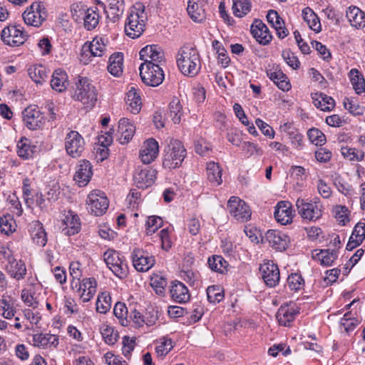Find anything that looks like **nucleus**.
I'll list each match as a JSON object with an SVG mask.
<instances>
[{
  "label": "nucleus",
  "mask_w": 365,
  "mask_h": 365,
  "mask_svg": "<svg viewBox=\"0 0 365 365\" xmlns=\"http://www.w3.org/2000/svg\"><path fill=\"white\" fill-rule=\"evenodd\" d=\"M177 63L181 73L190 77L195 76L201 69L198 51L191 45H184L177 54Z\"/></svg>",
  "instance_id": "1"
},
{
  "label": "nucleus",
  "mask_w": 365,
  "mask_h": 365,
  "mask_svg": "<svg viewBox=\"0 0 365 365\" xmlns=\"http://www.w3.org/2000/svg\"><path fill=\"white\" fill-rule=\"evenodd\" d=\"M147 15L145 6L141 3H136L131 7L125 24V32L132 38H138L145 30Z\"/></svg>",
  "instance_id": "2"
},
{
  "label": "nucleus",
  "mask_w": 365,
  "mask_h": 365,
  "mask_svg": "<svg viewBox=\"0 0 365 365\" xmlns=\"http://www.w3.org/2000/svg\"><path fill=\"white\" fill-rule=\"evenodd\" d=\"M164 152L163 165L169 169L180 167L187 155L182 143L173 139L170 140Z\"/></svg>",
  "instance_id": "3"
},
{
  "label": "nucleus",
  "mask_w": 365,
  "mask_h": 365,
  "mask_svg": "<svg viewBox=\"0 0 365 365\" xmlns=\"http://www.w3.org/2000/svg\"><path fill=\"white\" fill-rule=\"evenodd\" d=\"M73 98L81 101L86 108H91L97 101V91L88 78L81 77L76 83Z\"/></svg>",
  "instance_id": "4"
},
{
  "label": "nucleus",
  "mask_w": 365,
  "mask_h": 365,
  "mask_svg": "<svg viewBox=\"0 0 365 365\" xmlns=\"http://www.w3.org/2000/svg\"><path fill=\"white\" fill-rule=\"evenodd\" d=\"M107 51V45L101 37H95L91 42L83 44L80 55V61L83 64H88L91 57H101Z\"/></svg>",
  "instance_id": "5"
},
{
  "label": "nucleus",
  "mask_w": 365,
  "mask_h": 365,
  "mask_svg": "<svg viewBox=\"0 0 365 365\" xmlns=\"http://www.w3.org/2000/svg\"><path fill=\"white\" fill-rule=\"evenodd\" d=\"M104 261L108 267L118 278H125L128 274V265L121 255L113 250H108L104 252Z\"/></svg>",
  "instance_id": "6"
},
{
  "label": "nucleus",
  "mask_w": 365,
  "mask_h": 365,
  "mask_svg": "<svg viewBox=\"0 0 365 365\" xmlns=\"http://www.w3.org/2000/svg\"><path fill=\"white\" fill-rule=\"evenodd\" d=\"M139 71L142 81L149 86H158L163 83L165 78L162 66L158 64L140 65Z\"/></svg>",
  "instance_id": "7"
},
{
  "label": "nucleus",
  "mask_w": 365,
  "mask_h": 365,
  "mask_svg": "<svg viewBox=\"0 0 365 365\" xmlns=\"http://www.w3.org/2000/svg\"><path fill=\"white\" fill-rule=\"evenodd\" d=\"M88 211L95 215L101 216L108 210L109 201L105 192L100 190L91 191L86 200Z\"/></svg>",
  "instance_id": "8"
},
{
  "label": "nucleus",
  "mask_w": 365,
  "mask_h": 365,
  "mask_svg": "<svg viewBox=\"0 0 365 365\" xmlns=\"http://www.w3.org/2000/svg\"><path fill=\"white\" fill-rule=\"evenodd\" d=\"M46 16V9L41 1L32 3L22 14L24 23L34 27H39Z\"/></svg>",
  "instance_id": "9"
},
{
  "label": "nucleus",
  "mask_w": 365,
  "mask_h": 365,
  "mask_svg": "<svg viewBox=\"0 0 365 365\" xmlns=\"http://www.w3.org/2000/svg\"><path fill=\"white\" fill-rule=\"evenodd\" d=\"M296 207L301 217L308 221H316L322 216V205L317 202H307L298 198Z\"/></svg>",
  "instance_id": "10"
},
{
  "label": "nucleus",
  "mask_w": 365,
  "mask_h": 365,
  "mask_svg": "<svg viewBox=\"0 0 365 365\" xmlns=\"http://www.w3.org/2000/svg\"><path fill=\"white\" fill-rule=\"evenodd\" d=\"M230 215L237 221L247 222L251 217V210L247 204L240 197H231L227 202Z\"/></svg>",
  "instance_id": "11"
},
{
  "label": "nucleus",
  "mask_w": 365,
  "mask_h": 365,
  "mask_svg": "<svg viewBox=\"0 0 365 365\" xmlns=\"http://www.w3.org/2000/svg\"><path fill=\"white\" fill-rule=\"evenodd\" d=\"M139 55L140 60L143 61L141 65L153 63L163 66L165 62L163 51L158 45H148L143 47Z\"/></svg>",
  "instance_id": "12"
},
{
  "label": "nucleus",
  "mask_w": 365,
  "mask_h": 365,
  "mask_svg": "<svg viewBox=\"0 0 365 365\" xmlns=\"http://www.w3.org/2000/svg\"><path fill=\"white\" fill-rule=\"evenodd\" d=\"M133 265L138 272H145L150 269L155 264V258L146 251L134 248L131 253Z\"/></svg>",
  "instance_id": "13"
},
{
  "label": "nucleus",
  "mask_w": 365,
  "mask_h": 365,
  "mask_svg": "<svg viewBox=\"0 0 365 365\" xmlns=\"http://www.w3.org/2000/svg\"><path fill=\"white\" fill-rule=\"evenodd\" d=\"M1 40L10 46H19L27 39V35L16 26L5 27L1 34Z\"/></svg>",
  "instance_id": "14"
},
{
  "label": "nucleus",
  "mask_w": 365,
  "mask_h": 365,
  "mask_svg": "<svg viewBox=\"0 0 365 365\" xmlns=\"http://www.w3.org/2000/svg\"><path fill=\"white\" fill-rule=\"evenodd\" d=\"M85 142L83 137L75 130L69 132L65 138L67 153L73 158H78L84 150Z\"/></svg>",
  "instance_id": "15"
},
{
  "label": "nucleus",
  "mask_w": 365,
  "mask_h": 365,
  "mask_svg": "<svg viewBox=\"0 0 365 365\" xmlns=\"http://www.w3.org/2000/svg\"><path fill=\"white\" fill-rule=\"evenodd\" d=\"M259 272L265 284L274 287L278 284L280 279V274L278 266L272 261H267L260 265Z\"/></svg>",
  "instance_id": "16"
},
{
  "label": "nucleus",
  "mask_w": 365,
  "mask_h": 365,
  "mask_svg": "<svg viewBox=\"0 0 365 365\" xmlns=\"http://www.w3.org/2000/svg\"><path fill=\"white\" fill-rule=\"evenodd\" d=\"M79 217L72 211H68L61 220L60 229L67 236L74 235L81 230Z\"/></svg>",
  "instance_id": "17"
},
{
  "label": "nucleus",
  "mask_w": 365,
  "mask_h": 365,
  "mask_svg": "<svg viewBox=\"0 0 365 365\" xmlns=\"http://www.w3.org/2000/svg\"><path fill=\"white\" fill-rule=\"evenodd\" d=\"M265 240L270 247L277 251H284L289 246V237L278 230H270L265 234Z\"/></svg>",
  "instance_id": "18"
},
{
  "label": "nucleus",
  "mask_w": 365,
  "mask_h": 365,
  "mask_svg": "<svg viewBox=\"0 0 365 365\" xmlns=\"http://www.w3.org/2000/svg\"><path fill=\"white\" fill-rule=\"evenodd\" d=\"M23 120L30 130L41 128L44 124V118L41 112L35 108L27 107L23 112Z\"/></svg>",
  "instance_id": "19"
},
{
  "label": "nucleus",
  "mask_w": 365,
  "mask_h": 365,
  "mask_svg": "<svg viewBox=\"0 0 365 365\" xmlns=\"http://www.w3.org/2000/svg\"><path fill=\"white\" fill-rule=\"evenodd\" d=\"M274 215L276 220L281 225L290 224L294 216L291 202L289 201L279 202L275 207Z\"/></svg>",
  "instance_id": "20"
},
{
  "label": "nucleus",
  "mask_w": 365,
  "mask_h": 365,
  "mask_svg": "<svg viewBox=\"0 0 365 365\" xmlns=\"http://www.w3.org/2000/svg\"><path fill=\"white\" fill-rule=\"evenodd\" d=\"M251 33L253 37L262 45L270 43L272 36L267 26L259 19H255L251 25Z\"/></svg>",
  "instance_id": "21"
},
{
  "label": "nucleus",
  "mask_w": 365,
  "mask_h": 365,
  "mask_svg": "<svg viewBox=\"0 0 365 365\" xmlns=\"http://www.w3.org/2000/svg\"><path fill=\"white\" fill-rule=\"evenodd\" d=\"M59 344L58 336L49 333L32 334L31 344L41 349L56 348Z\"/></svg>",
  "instance_id": "22"
},
{
  "label": "nucleus",
  "mask_w": 365,
  "mask_h": 365,
  "mask_svg": "<svg viewBox=\"0 0 365 365\" xmlns=\"http://www.w3.org/2000/svg\"><path fill=\"white\" fill-rule=\"evenodd\" d=\"M207 0H189L187 8L190 18L195 22H202L206 19L205 6Z\"/></svg>",
  "instance_id": "23"
},
{
  "label": "nucleus",
  "mask_w": 365,
  "mask_h": 365,
  "mask_svg": "<svg viewBox=\"0 0 365 365\" xmlns=\"http://www.w3.org/2000/svg\"><path fill=\"white\" fill-rule=\"evenodd\" d=\"M158 143L153 138L147 140L140 151V158L144 164L152 163L158 155Z\"/></svg>",
  "instance_id": "24"
},
{
  "label": "nucleus",
  "mask_w": 365,
  "mask_h": 365,
  "mask_svg": "<svg viewBox=\"0 0 365 365\" xmlns=\"http://www.w3.org/2000/svg\"><path fill=\"white\" fill-rule=\"evenodd\" d=\"M93 175L92 166L89 161L83 160L80 161L78 169L74 175L73 180L80 187L86 185Z\"/></svg>",
  "instance_id": "25"
},
{
  "label": "nucleus",
  "mask_w": 365,
  "mask_h": 365,
  "mask_svg": "<svg viewBox=\"0 0 365 365\" xmlns=\"http://www.w3.org/2000/svg\"><path fill=\"white\" fill-rule=\"evenodd\" d=\"M170 294L173 301L177 303H186L190 300V294L187 287L181 282H172Z\"/></svg>",
  "instance_id": "26"
},
{
  "label": "nucleus",
  "mask_w": 365,
  "mask_h": 365,
  "mask_svg": "<svg viewBox=\"0 0 365 365\" xmlns=\"http://www.w3.org/2000/svg\"><path fill=\"white\" fill-rule=\"evenodd\" d=\"M97 282L93 277L85 278L79 282L78 289L79 296L82 302H89L96 292Z\"/></svg>",
  "instance_id": "27"
},
{
  "label": "nucleus",
  "mask_w": 365,
  "mask_h": 365,
  "mask_svg": "<svg viewBox=\"0 0 365 365\" xmlns=\"http://www.w3.org/2000/svg\"><path fill=\"white\" fill-rule=\"evenodd\" d=\"M118 140L120 144L128 143L133 137L135 132V127L129 119L123 118L118 122Z\"/></svg>",
  "instance_id": "28"
},
{
  "label": "nucleus",
  "mask_w": 365,
  "mask_h": 365,
  "mask_svg": "<svg viewBox=\"0 0 365 365\" xmlns=\"http://www.w3.org/2000/svg\"><path fill=\"white\" fill-rule=\"evenodd\" d=\"M156 178V171L153 169H145L136 171L133 180L138 188H147L151 186Z\"/></svg>",
  "instance_id": "29"
},
{
  "label": "nucleus",
  "mask_w": 365,
  "mask_h": 365,
  "mask_svg": "<svg viewBox=\"0 0 365 365\" xmlns=\"http://www.w3.org/2000/svg\"><path fill=\"white\" fill-rule=\"evenodd\" d=\"M31 238L34 243L44 247L47 242V235L41 222L32 221L29 226Z\"/></svg>",
  "instance_id": "30"
},
{
  "label": "nucleus",
  "mask_w": 365,
  "mask_h": 365,
  "mask_svg": "<svg viewBox=\"0 0 365 365\" xmlns=\"http://www.w3.org/2000/svg\"><path fill=\"white\" fill-rule=\"evenodd\" d=\"M298 313L294 306L283 305L278 309L276 318L280 325L289 327Z\"/></svg>",
  "instance_id": "31"
},
{
  "label": "nucleus",
  "mask_w": 365,
  "mask_h": 365,
  "mask_svg": "<svg viewBox=\"0 0 365 365\" xmlns=\"http://www.w3.org/2000/svg\"><path fill=\"white\" fill-rule=\"evenodd\" d=\"M337 257L338 252L336 249L332 250L329 249L321 250L319 251L315 250L312 252V258L326 267L331 266Z\"/></svg>",
  "instance_id": "32"
},
{
  "label": "nucleus",
  "mask_w": 365,
  "mask_h": 365,
  "mask_svg": "<svg viewBox=\"0 0 365 365\" xmlns=\"http://www.w3.org/2000/svg\"><path fill=\"white\" fill-rule=\"evenodd\" d=\"M4 269L11 277L18 281L23 279L27 272L25 263L16 259L5 265Z\"/></svg>",
  "instance_id": "33"
},
{
  "label": "nucleus",
  "mask_w": 365,
  "mask_h": 365,
  "mask_svg": "<svg viewBox=\"0 0 365 365\" xmlns=\"http://www.w3.org/2000/svg\"><path fill=\"white\" fill-rule=\"evenodd\" d=\"M128 109L133 114L138 113L142 107V101L139 90L131 87L128 91L125 98Z\"/></svg>",
  "instance_id": "34"
},
{
  "label": "nucleus",
  "mask_w": 365,
  "mask_h": 365,
  "mask_svg": "<svg viewBox=\"0 0 365 365\" xmlns=\"http://www.w3.org/2000/svg\"><path fill=\"white\" fill-rule=\"evenodd\" d=\"M267 73L269 78L279 89L284 91H287L290 89L291 85L288 78L281 70L278 68L269 69L267 71Z\"/></svg>",
  "instance_id": "35"
},
{
  "label": "nucleus",
  "mask_w": 365,
  "mask_h": 365,
  "mask_svg": "<svg viewBox=\"0 0 365 365\" xmlns=\"http://www.w3.org/2000/svg\"><path fill=\"white\" fill-rule=\"evenodd\" d=\"M108 71L115 77H120L123 70V55L118 52L112 54L108 60Z\"/></svg>",
  "instance_id": "36"
},
{
  "label": "nucleus",
  "mask_w": 365,
  "mask_h": 365,
  "mask_svg": "<svg viewBox=\"0 0 365 365\" xmlns=\"http://www.w3.org/2000/svg\"><path fill=\"white\" fill-rule=\"evenodd\" d=\"M346 18L350 24L356 29L365 26V14L356 6H349L347 9Z\"/></svg>",
  "instance_id": "37"
},
{
  "label": "nucleus",
  "mask_w": 365,
  "mask_h": 365,
  "mask_svg": "<svg viewBox=\"0 0 365 365\" xmlns=\"http://www.w3.org/2000/svg\"><path fill=\"white\" fill-rule=\"evenodd\" d=\"M68 85L67 73L61 69L56 70L51 80V88L58 92H62L66 89Z\"/></svg>",
  "instance_id": "38"
},
{
  "label": "nucleus",
  "mask_w": 365,
  "mask_h": 365,
  "mask_svg": "<svg viewBox=\"0 0 365 365\" xmlns=\"http://www.w3.org/2000/svg\"><path fill=\"white\" fill-rule=\"evenodd\" d=\"M302 16L310 29L316 33H319L322 31L319 18L311 8H304L302 10Z\"/></svg>",
  "instance_id": "39"
},
{
  "label": "nucleus",
  "mask_w": 365,
  "mask_h": 365,
  "mask_svg": "<svg viewBox=\"0 0 365 365\" xmlns=\"http://www.w3.org/2000/svg\"><path fill=\"white\" fill-rule=\"evenodd\" d=\"M207 177L209 182L214 186H218L222 182V168L217 163L211 161L207 164Z\"/></svg>",
  "instance_id": "40"
},
{
  "label": "nucleus",
  "mask_w": 365,
  "mask_h": 365,
  "mask_svg": "<svg viewBox=\"0 0 365 365\" xmlns=\"http://www.w3.org/2000/svg\"><path fill=\"white\" fill-rule=\"evenodd\" d=\"M314 105L322 111H330L335 106V101L331 97L322 93H315L312 96Z\"/></svg>",
  "instance_id": "41"
},
{
  "label": "nucleus",
  "mask_w": 365,
  "mask_h": 365,
  "mask_svg": "<svg viewBox=\"0 0 365 365\" xmlns=\"http://www.w3.org/2000/svg\"><path fill=\"white\" fill-rule=\"evenodd\" d=\"M16 302L10 297H3L0 299V315L4 318L10 319L15 316Z\"/></svg>",
  "instance_id": "42"
},
{
  "label": "nucleus",
  "mask_w": 365,
  "mask_h": 365,
  "mask_svg": "<svg viewBox=\"0 0 365 365\" xmlns=\"http://www.w3.org/2000/svg\"><path fill=\"white\" fill-rule=\"evenodd\" d=\"M28 74L36 84H43L47 77L46 68L42 65H32L28 68Z\"/></svg>",
  "instance_id": "43"
},
{
  "label": "nucleus",
  "mask_w": 365,
  "mask_h": 365,
  "mask_svg": "<svg viewBox=\"0 0 365 365\" xmlns=\"http://www.w3.org/2000/svg\"><path fill=\"white\" fill-rule=\"evenodd\" d=\"M100 20L98 9L96 7L88 8L83 21L85 29L88 31L95 29Z\"/></svg>",
  "instance_id": "44"
},
{
  "label": "nucleus",
  "mask_w": 365,
  "mask_h": 365,
  "mask_svg": "<svg viewBox=\"0 0 365 365\" xmlns=\"http://www.w3.org/2000/svg\"><path fill=\"white\" fill-rule=\"evenodd\" d=\"M36 147L31 145V141L26 138H22L17 143V153L24 159L32 157Z\"/></svg>",
  "instance_id": "45"
},
{
  "label": "nucleus",
  "mask_w": 365,
  "mask_h": 365,
  "mask_svg": "<svg viewBox=\"0 0 365 365\" xmlns=\"http://www.w3.org/2000/svg\"><path fill=\"white\" fill-rule=\"evenodd\" d=\"M108 4V16H111L113 22L116 21L122 16L124 9V0H107Z\"/></svg>",
  "instance_id": "46"
},
{
  "label": "nucleus",
  "mask_w": 365,
  "mask_h": 365,
  "mask_svg": "<svg viewBox=\"0 0 365 365\" xmlns=\"http://www.w3.org/2000/svg\"><path fill=\"white\" fill-rule=\"evenodd\" d=\"M207 264L214 272L223 274L227 271L228 262L220 255H212L209 257Z\"/></svg>",
  "instance_id": "47"
},
{
  "label": "nucleus",
  "mask_w": 365,
  "mask_h": 365,
  "mask_svg": "<svg viewBox=\"0 0 365 365\" xmlns=\"http://www.w3.org/2000/svg\"><path fill=\"white\" fill-rule=\"evenodd\" d=\"M113 314L118 319L122 326L127 327L129 325L128 309L125 303L117 302L113 309Z\"/></svg>",
  "instance_id": "48"
},
{
  "label": "nucleus",
  "mask_w": 365,
  "mask_h": 365,
  "mask_svg": "<svg viewBox=\"0 0 365 365\" xmlns=\"http://www.w3.org/2000/svg\"><path fill=\"white\" fill-rule=\"evenodd\" d=\"M182 108L180 100L177 98L173 99L169 104V115L175 124L180 123L182 115Z\"/></svg>",
  "instance_id": "49"
},
{
  "label": "nucleus",
  "mask_w": 365,
  "mask_h": 365,
  "mask_svg": "<svg viewBox=\"0 0 365 365\" xmlns=\"http://www.w3.org/2000/svg\"><path fill=\"white\" fill-rule=\"evenodd\" d=\"M250 9L251 4L249 0H233L232 11L235 16L243 17Z\"/></svg>",
  "instance_id": "50"
},
{
  "label": "nucleus",
  "mask_w": 365,
  "mask_h": 365,
  "mask_svg": "<svg viewBox=\"0 0 365 365\" xmlns=\"http://www.w3.org/2000/svg\"><path fill=\"white\" fill-rule=\"evenodd\" d=\"M111 308V297L108 292L98 295L96 302V311L101 314L107 313Z\"/></svg>",
  "instance_id": "51"
},
{
  "label": "nucleus",
  "mask_w": 365,
  "mask_h": 365,
  "mask_svg": "<svg viewBox=\"0 0 365 365\" xmlns=\"http://www.w3.org/2000/svg\"><path fill=\"white\" fill-rule=\"evenodd\" d=\"M100 331L105 342L108 345H113L118 341V334L112 327L102 324Z\"/></svg>",
  "instance_id": "52"
},
{
  "label": "nucleus",
  "mask_w": 365,
  "mask_h": 365,
  "mask_svg": "<svg viewBox=\"0 0 365 365\" xmlns=\"http://www.w3.org/2000/svg\"><path fill=\"white\" fill-rule=\"evenodd\" d=\"M16 222L11 215H7L0 217V229L1 232L9 235L16 230Z\"/></svg>",
  "instance_id": "53"
},
{
  "label": "nucleus",
  "mask_w": 365,
  "mask_h": 365,
  "mask_svg": "<svg viewBox=\"0 0 365 365\" xmlns=\"http://www.w3.org/2000/svg\"><path fill=\"white\" fill-rule=\"evenodd\" d=\"M207 297L210 303L216 304L224 299V293L219 286H210L207 289Z\"/></svg>",
  "instance_id": "54"
},
{
  "label": "nucleus",
  "mask_w": 365,
  "mask_h": 365,
  "mask_svg": "<svg viewBox=\"0 0 365 365\" xmlns=\"http://www.w3.org/2000/svg\"><path fill=\"white\" fill-rule=\"evenodd\" d=\"M342 155L349 160L362 161L364 158V152L356 148H341Z\"/></svg>",
  "instance_id": "55"
},
{
  "label": "nucleus",
  "mask_w": 365,
  "mask_h": 365,
  "mask_svg": "<svg viewBox=\"0 0 365 365\" xmlns=\"http://www.w3.org/2000/svg\"><path fill=\"white\" fill-rule=\"evenodd\" d=\"M88 9V8L82 3L73 4L71 6L73 19L76 22H81L83 19Z\"/></svg>",
  "instance_id": "56"
},
{
  "label": "nucleus",
  "mask_w": 365,
  "mask_h": 365,
  "mask_svg": "<svg viewBox=\"0 0 365 365\" xmlns=\"http://www.w3.org/2000/svg\"><path fill=\"white\" fill-rule=\"evenodd\" d=\"M307 136L309 140L316 145H324L326 142L325 135L318 128H310L307 131Z\"/></svg>",
  "instance_id": "57"
},
{
  "label": "nucleus",
  "mask_w": 365,
  "mask_h": 365,
  "mask_svg": "<svg viewBox=\"0 0 365 365\" xmlns=\"http://www.w3.org/2000/svg\"><path fill=\"white\" fill-rule=\"evenodd\" d=\"M350 73L353 75L354 73H356L351 78V83L354 89L355 90L357 94H360L365 91V80L362 76H359V72L356 69H351Z\"/></svg>",
  "instance_id": "58"
},
{
  "label": "nucleus",
  "mask_w": 365,
  "mask_h": 365,
  "mask_svg": "<svg viewBox=\"0 0 365 365\" xmlns=\"http://www.w3.org/2000/svg\"><path fill=\"white\" fill-rule=\"evenodd\" d=\"M282 58L286 63L294 70H297L300 67V62L298 58L290 50L287 49L282 51Z\"/></svg>",
  "instance_id": "59"
},
{
  "label": "nucleus",
  "mask_w": 365,
  "mask_h": 365,
  "mask_svg": "<svg viewBox=\"0 0 365 365\" xmlns=\"http://www.w3.org/2000/svg\"><path fill=\"white\" fill-rule=\"evenodd\" d=\"M163 225V220L158 216H150L146 221V232L148 235L155 233Z\"/></svg>",
  "instance_id": "60"
},
{
  "label": "nucleus",
  "mask_w": 365,
  "mask_h": 365,
  "mask_svg": "<svg viewBox=\"0 0 365 365\" xmlns=\"http://www.w3.org/2000/svg\"><path fill=\"white\" fill-rule=\"evenodd\" d=\"M21 299L29 307L36 308L38 304L35 293L30 289H24L21 292Z\"/></svg>",
  "instance_id": "61"
},
{
  "label": "nucleus",
  "mask_w": 365,
  "mask_h": 365,
  "mask_svg": "<svg viewBox=\"0 0 365 365\" xmlns=\"http://www.w3.org/2000/svg\"><path fill=\"white\" fill-rule=\"evenodd\" d=\"M287 284L291 290L298 291L304 285V279L297 273L291 274L287 278Z\"/></svg>",
  "instance_id": "62"
},
{
  "label": "nucleus",
  "mask_w": 365,
  "mask_h": 365,
  "mask_svg": "<svg viewBox=\"0 0 365 365\" xmlns=\"http://www.w3.org/2000/svg\"><path fill=\"white\" fill-rule=\"evenodd\" d=\"M334 212L335 217L339 223L345 225L346 222H349V210L346 206L336 205L334 209Z\"/></svg>",
  "instance_id": "63"
},
{
  "label": "nucleus",
  "mask_w": 365,
  "mask_h": 365,
  "mask_svg": "<svg viewBox=\"0 0 365 365\" xmlns=\"http://www.w3.org/2000/svg\"><path fill=\"white\" fill-rule=\"evenodd\" d=\"M351 239H356L358 242H362L365 239V223L358 222L352 232Z\"/></svg>",
  "instance_id": "64"
}]
</instances>
